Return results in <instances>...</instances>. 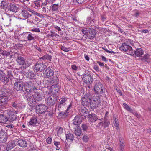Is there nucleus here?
I'll use <instances>...</instances> for the list:
<instances>
[{"label":"nucleus","mask_w":151,"mask_h":151,"mask_svg":"<svg viewBox=\"0 0 151 151\" xmlns=\"http://www.w3.org/2000/svg\"><path fill=\"white\" fill-rule=\"evenodd\" d=\"M30 30L32 32H40L39 28H33L30 29Z\"/></svg>","instance_id":"09e8293b"},{"label":"nucleus","mask_w":151,"mask_h":151,"mask_svg":"<svg viewBox=\"0 0 151 151\" xmlns=\"http://www.w3.org/2000/svg\"><path fill=\"white\" fill-rule=\"evenodd\" d=\"M58 9V4H54L52 7V11H57Z\"/></svg>","instance_id":"37998d69"},{"label":"nucleus","mask_w":151,"mask_h":151,"mask_svg":"<svg viewBox=\"0 0 151 151\" xmlns=\"http://www.w3.org/2000/svg\"><path fill=\"white\" fill-rule=\"evenodd\" d=\"M15 146V144L13 142H9L7 145L6 150H5L9 151V150H11L14 148Z\"/></svg>","instance_id":"bb28decb"},{"label":"nucleus","mask_w":151,"mask_h":151,"mask_svg":"<svg viewBox=\"0 0 151 151\" xmlns=\"http://www.w3.org/2000/svg\"><path fill=\"white\" fill-rule=\"evenodd\" d=\"M35 109L36 113L40 115L46 112L48 107L44 104H40L36 106Z\"/></svg>","instance_id":"7ed1b4c3"},{"label":"nucleus","mask_w":151,"mask_h":151,"mask_svg":"<svg viewBox=\"0 0 151 151\" xmlns=\"http://www.w3.org/2000/svg\"><path fill=\"white\" fill-rule=\"evenodd\" d=\"M26 75L27 78L32 80L36 76L35 73V72L31 71L27 72Z\"/></svg>","instance_id":"5701e85b"},{"label":"nucleus","mask_w":151,"mask_h":151,"mask_svg":"<svg viewBox=\"0 0 151 151\" xmlns=\"http://www.w3.org/2000/svg\"><path fill=\"white\" fill-rule=\"evenodd\" d=\"M101 100L99 96H94L90 103V105L94 108H96L100 105Z\"/></svg>","instance_id":"20e7f679"},{"label":"nucleus","mask_w":151,"mask_h":151,"mask_svg":"<svg viewBox=\"0 0 151 151\" xmlns=\"http://www.w3.org/2000/svg\"><path fill=\"white\" fill-rule=\"evenodd\" d=\"M114 126L116 127L117 129H119V127L118 124V119L116 118H115L114 119Z\"/></svg>","instance_id":"c03bdc74"},{"label":"nucleus","mask_w":151,"mask_h":151,"mask_svg":"<svg viewBox=\"0 0 151 151\" xmlns=\"http://www.w3.org/2000/svg\"><path fill=\"white\" fill-rule=\"evenodd\" d=\"M67 99L65 97L62 98H61V99L60 100L59 105L60 106L61 105H63L64 104L65 101H67Z\"/></svg>","instance_id":"79ce46f5"},{"label":"nucleus","mask_w":151,"mask_h":151,"mask_svg":"<svg viewBox=\"0 0 151 151\" xmlns=\"http://www.w3.org/2000/svg\"><path fill=\"white\" fill-rule=\"evenodd\" d=\"M54 71L51 69H47L43 73L42 75L41 73L42 76L45 78H49L53 76L54 75Z\"/></svg>","instance_id":"f8f14e48"},{"label":"nucleus","mask_w":151,"mask_h":151,"mask_svg":"<svg viewBox=\"0 0 151 151\" xmlns=\"http://www.w3.org/2000/svg\"><path fill=\"white\" fill-rule=\"evenodd\" d=\"M66 137L68 141L72 142L74 139V135L71 133L67 134L66 135Z\"/></svg>","instance_id":"c756f323"},{"label":"nucleus","mask_w":151,"mask_h":151,"mask_svg":"<svg viewBox=\"0 0 151 151\" xmlns=\"http://www.w3.org/2000/svg\"><path fill=\"white\" fill-rule=\"evenodd\" d=\"M27 98L30 106L32 107L35 105L36 102L34 97L31 96H27Z\"/></svg>","instance_id":"f3484780"},{"label":"nucleus","mask_w":151,"mask_h":151,"mask_svg":"<svg viewBox=\"0 0 151 151\" xmlns=\"http://www.w3.org/2000/svg\"><path fill=\"white\" fill-rule=\"evenodd\" d=\"M8 96L0 95V104L1 105L7 103L8 101Z\"/></svg>","instance_id":"6ab92c4d"},{"label":"nucleus","mask_w":151,"mask_h":151,"mask_svg":"<svg viewBox=\"0 0 151 151\" xmlns=\"http://www.w3.org/2000/svg\"><path fill=\"white\" fill-rule=\"evenodd\" d=\"M2 81L3 82L5 83H7L9 81V78L6 76L3 77Z\"/></svg>","instance_id":"a18cd8bd"},{"label":"nucleus","mask_w":151,"mask_h":151,"mask_svg":"<svg viewBox=\"0 0 151 151\" xmlns=\"http://www.w3.org/2000/svg\"><path fill=\"white\" fill-rule=\"evenodd\" d=\"M38 123L37 118L36 116L32 117L29 122L28 123L29 126H35Z\"/></svg>","instance_id":"dca6fc26"},{"label":"nucleus","mask_w":151,"mask_h":151,"mask_svg":"<svg viewBox=\"0 0 151 151\" xmlns=\"http://www.w3.org/2000/svg\"><path fill=\"white\" fill-rule=\"evenodd\" d=\"M46 60L51 61L52 59V57L51 56L48 54H46Z\"/></svg>","instance_id":"6e6d98bb"},{"label":"nucleus","mask_w":151,"mask_h":151,"mask_svg":"<svg viewBox=\"0 0 151 151\" xmlns=\"http://www.w3.org/2000/svg\"><path fill=\"white\" fill-rule=\"evenodd\" d=\"M60 87L57 85H52L51 87V91L52 93L54 94L57 93L60 90Z\"/></svg>","instance_id":"a211bd4d"},{"label":"nucleus","mask_w":151,"mask_h":151,"mask_svg":"<svg viewBox=\"0 0 151 151\" xmlns=\"http://www.w3.org/2000/svg\"><path fill=\"white\" fill-rule=\"evenodd\" d=\"M109 124V122H106V121H104V125H105V126H104L105 127H106L108 126Z\"/></svg>","instance_id":"69168bd1"},{"label":"nucleus","mask_w":151,"mask_h":151,"mask_svg":"<svg viewBox=\"0 0 151 151\" xmlns=\"http://www.w3.org/2000/svg\"><path fill=\"white\" fill-rule=\"evenodd\" d=\"M81 130L80 127H77L75 130V135L78 136H80L81 134Z\"/></svg>","instance_id":"58836bf2"},{"label":"nucleus","mask_w":151,"mask_h":151,"mask_svg":"<svg viewBox=\"0 0 151 151\" xmlns=\"http://www.w3.org/2000/svg\"><path fill=\"white\" fill-rule=\"evenodd\" d=\"M25 89L27 92H32L35 90H38L37 88L34 86L32 83L29 82L27 83L25 86Z\"/></svg>","instance_id":"0eeeda50"},{"label":"nucleus","mask_w":151,"mask_h":151,"mask_svg":"<svg viewBox=\"0 0 151 151\" xmlns=\"http://www.w3.org/2000/svg\"><path fill=\"white\" fill-rule=\"evenodd\" d=\"M134 44L133 41L131 40H128L127 41L126 43H123L122 45L120 48V50L124 51L129 55H134V50L132 49V47L129 45H133Z\"/></svg>","instance_id":"f257e3e1"},{"label":"nucleus","mask_w":151,"mask_h":151,"mask_svg":"<svg viewBox=\"0 0 151 151\" xmlns=\"http://www.w3.org/2000/svg\"><path fill=\"white\" fill-rule=\"evenodd\" d=\"M28 11L31 12L32 14L34 15H36L37 13V12L35 11L30 8L28 9Z\"/></svg>","instance_id":"603ef678"},{"label":"nucleus","mask_w":151,"mask_h":151,"mask_svg":"<svg viewBox=\"0 0 151 151\" xmlns=\"http://www.w3.org/2000/svg\"><path fill=\"white\" fill-rule=\"evenodd\" d=\"M135 116H136L138 118H139L140 117V115L139 114L137 113L136 112L135 113H133L132 112V113Z\"/></svg>","instance_id":"680f3d73"},{"label":"nucleus","mask_w":151,"mask_h":151,"mask_svg":"<svg viewBox=\"0 0 151 151\" xmlns=\"http://www.w3.org/2000/svg\"><path fill=\"white\" fill-rule=\"evenodd\" d=\"M46 67V65L43 63L37 62L35 65L34 69L37 71L42 72L44 70Z\"/></svg>","instance_id":"6e6552de"},{"label":"nucleus","mask_w":151,"mask_h":151,"mask_svg":"<svg viewBox=\"0 0 151 151\" xmlns=\"http://www.w3.org/2000/svg\"><path fill=\"white\" fill-rule=\"evenodd\" d=\"M123 105L125 109L129 111L130 112L132 113V110L130 108V107L128 106L127 104L126 103H124Z\"/></svg>","instance_id":"a19ab883"},{"label":"nucleus","mask_w":151,"mask_h":151,"mask_svg":"<svg viewBox=\"0 0 151 151\" xmlns=\"http://www.w3.org/2000/svg\"><path fill=\"white\" fill-rule=\"evenodd\" d=\"M82 79L87 84H91L93 81V78L91 75L89 74H84L82 77Z\"/></svg>","instance_id":"9d476101"},{"label":"nucleus","mask_w":151,"mask_h":151,"mask_svg":"<svg viewBox=\"0 0 151 151\" xmlns=\"http://www.w3.org/2000/svg\"><path fill=\"white\" fill-rule=\"evenodd\" d=\"M71 68L72 70L76 71L77 70L78 68V67L77 66L75 65H72Z\"/></svg>","instance_id":"5fc2aeb1"},{"label":"nucleus","mask_w":151,"mask_h":151,"mask_svg":"<svg viewBox=\"0 0 151 151\" xmlns=\"http://www.w3.org/2000/svg\"><path fill=\"white\" fill-rule=\"evenodd\" d=\"M82 139L83 142H87L88 140L89 137L88 136L84 135L83 136Z\"/></svg>","instance_id":"8fccbe9b"},{"label":"nucleus","mask_w":151,"mask_h":151,"mask_svg":"<svg viewBox=\"0 0 151 151\" xmlns=\"http://www.w3.org/2000/svg\"><path fill=\"white\" fill-rule=\"evenodd\" d=\"M81 120L78 116H75L73 121V124L75 125L79 124L81 123Z\"/></svg>","instance_id":"7c9ffc66"},{"label":"nucleus","mask_w":151,"mask_h":151,"mask_svg":"<svg viewBox=\"0 0 151 151\" xmlns=\"http://www.w3.org/2000/svg\"><path fill=\"white\" fill-rule=\"evenodd\" d=\"M50 83L51 84H52L55 83H57V78L56 77H55L54 76H52L50 77Z\"/></svg>","instance_id":"4c0bfd02"},{"label":"nucleus","mask_w":151,"mask_h":151,"mask_svg":"<svg viewBox=\"0 0 151 151\" xmlns=\"http://www.w3.org/2000/svg\"><path fill=\"white\" fill-rule=\"evenodd\" d=\"M11 92L10 90L9 89H3L1 90V96H7L9 97L10 94Z\"/></svg>","instance_id":"412c9836"},{"label":"nucleus","mask_w":151,"mask_h":151,"mask_svg":"<svg viewBox=\"0 0 151 151\" xmlns=\"http://www.w3.org/2000/svg\"><path fill=\"white\" fill-rule=\"evenodd\" d=\"M17 144L19 146L22 147H25L27 145L26 141L23 139L18 140Z\"/></svg>","instance_id":"aec40b11"},{"label":"nucleus","mask_w":151,"mask_h":151,"mask_svg":"<svg viewBox=\"0 0 151 151\" xmlns=\"http://www.w3.org/2000/svg\"><path fill=\"white\" fill-rule=\"evenodd\" d=\"M83 130L86 131L87 129V126L85 124H83L81 126Z\"/></svg>","instance_id":"bf43d9fd"},{"label":"nucleus","mask_w":151,"mask_h":151,"mask_svg":"<svg viewBox=\"0 0 151 151\" xmlns=\"http://www.w3.org/2000/svg\"><path fill=\"white\" fill-rule=\"evenodd\" d=\"M97 63L100 66H103L104 65V63L100 61H97Z\"/></svg>","instance_id":"774afa93"},{"label":"nucleus","mask_w":151,"mask_h":151,"mask_svg":"<svg viewBox=\"0 0 151 151\" xmlns=\"http://www.w3.org/2000/svg\"><path fill=\"white\" fill-rule=\"evenodd\" d=\"M57 100V98L55 95H52L47 98L46 103L48 105L52 106L55 104Z\"/></svg>","instance_id":"39448f33"},{"label":"nucleus","mask_w":151,"mask_h":151,"mask_svg":"<svg viewBox=\"0 0 151 151\" xmlns=\"http://www.w3.org/2000/svg\"><path fill=\"white\" fill-rule=\"evenodd\" d=\"M3 73L1 70H0V80H1L3 78Z\"/></svg>","instance_id":"e2e57ef3"},{"label":"nucleus","mask_w":151,"mask_h":151,"mask_svg":"<svg viewBox=\"0 0 151 151\" xmlns=\"http://www.w3.org/2000/svg\"><path fill=\"white\" fill-rule=\"evenodd\" d=\"M78 114L81 116H84L85 117L87 114L88 113V109L86 107L83 106L81 107L79 110Z\"/></svg>","instance_id":"4468645a"},{"label":"nucleus","mask_w":151,"mask_h":151,"mask_svg":"<svg viewBox=\"0 0 151 151\" xmlns=\"http://www.w3.org/2000/svg\"><path fill=\"white\" fill-rule=\"evenodd\" d=\"M27 40L29 41L31 40H34L35 39L34 35L30 32H29V34L27 36Z\"/></svg>","instance_id":"c9c22d12"},{"label":"nucleus","mask_w":151,"mask_h":151,"mask_svg":"<svg viewBox=\"0 0 151 151\" xmlns=\"http://www.w3.org/2000/svg\"><path fill=\"white\" fill-rule=\"evenodd\" d=\"M89 117L92 122H95L98 119L96 115L94 114H91L89 115Z\"/></svg>","instance_id":"72a5a7b5"},{"label":"nucleus","mask_w":151,"mask_h":151,"mask_svg":"<svg viewBox=\"0 0 151 151\" xmlns=\"http://www.w3.org/2000/svg\"><path fill=\"white\" fill-rule=\"evenodd\" d=\"M46 141L48 144H50L52 141V138L50 137H49L46 139Z\"/></svg>","instance_id":"864d4df0"},{"label":"nucleus","mask_w":151,"mask_h":151,"mask_svg":"<svg viewBox=\"0 0 151 151\" xmlns=\"http://www.w3.org/2000/svg\"><path fill=\"white\" fill-rule=\"evenodd\" d=\"M9 117L7 118L8 121L12 122L16 121L17 119L16 114L14 112L9 111L8 112Z\"/></svg>","instance_id":"ddd939ff"},{"label":"nucleus","mask_w":151,"mask_h":151,"mask_svg":"<svg viewBox=\"0 0 151 151\" xmlns=\"http://www.w3.org/2000/svg\"><path fill=\"white\" fill-rule=\"evenodd\" d=\"M34 97L36 100L37 101H40L42 99V94L40 92H36Z\"/></svg>","instance_id":"b1692460"},{"label":"nucleus","mask_w":151,"mask_h":151,"mask_svg":"<svg viewBox=\"0 0 151 151\" xmlns=\"http://www.w3.org/2000/svg\"><path fill=\"white\" fill-rule=\"evenodd\" d=\"M6 135L3 133H0V142H5L7 140Z\"/></svg>","instance_id":"cd10ccee"},{"label":"nucleus","mask_w":151,"mask_h":151,"mask_svg":"<svg viewBox=\"0 0 151 151\" xmlns=\"http://www.w3.org/2000/svg\"><path fill=\"white\" fill-rule=\"evenodd\" d=\"M24 84L23 82L20 80L15 81L14 88L17 91H21L23 88Z\"/></svg>","instance_id":"1a4fd4ad"},{"label":"nucleus","mask_w":151,"mask_h":151,"mask_svg":"<svg viewBox=\"0 0 151 151\" xmlns=\"http://www.w3.org/2000/svg\"><path fill=\"white\" fill-rule=\"evenodd\" d=\"M94 89L96 93L99 95L103 94L104 92L103 85L100 83H96L94 86Z\"/></svg>","instance_id":"423d86ee"},{"label":"nucleus","mask_w":151,"mask_h":151,"mask_svg":"<svg viewBox=\"0 0 151 151\" xmlns=\"http://www.w3.org/2000/svg\"><path fill=\"white\" fill-rule=\"evenodd\" d=\"M8 5L7 2L5 1H2L1 3L0 6L2 8L6 10L8 7Z\"/></svg>","instance_id":"c85d7f7f"},{"label":"nucleus","mask_w":151,"mask_h":151,"mask_svg":"<svg viewBox=\"0 0 151 151\" xmlns=\"http://www.w3.org/2000/svg\"><path fill=\"white\" fill-rule=\"evenodd\" d=\"M8 121L7 118L3 114L0 115V123H5Z\"/></svg>","instance_id":"473e14b6"},{"label":"nucleus","mask_w":151,"mask_h":151,"mask_svg":"<svg viewBox=\"0 0 151 151\" xmlns=\"http://www.w3.org/2000/svg\"><path fill=\"white\" fill-rule=\"evenodd\" d=\"M10 51L8 50H3L1 49L0 50V53L3 56H8L10 55Z\"/></svg>","instance_id":"f704fd0d"},{"label":"nucleus","mask_w":151,"mask_h":151,"mask_svg":"<svg viewBox=\"0 0 151 151\" xmlns=\"http://www.w3.org/2000/svg\"><path fill=\"white\" fill-rule=\"evenodd\" d=\"M69 112L66 110L60 112L58 114V116L60 118H64L68 116Z\"/></svg>","instance_id":"4be33fe9"},{"label":"nucleus","mask_w":151,"mask_h":151,"mask_svg":"<svg viewBox=\"0 0 151 151\" xmlns=\"http://www.w3.org/2000/svg\"><path fill=\"white\" fill-rule=\"evenodd\" d=\"M120 147L121 149V150H122V149L124 148V142L122 140V139H120Z\"/></svg>","instance_id":"de8ad7c7"},{"label":"nucleus","mask_w":151,"mask_h":151,"mask_svg":"<svg viewBox=\"0 0 151 151\" xmlns=\"http://www.w3.org/2000/svg\"><path fill=\"white\" fill-rule=\"evenodd\" d=\"M72 18L73 20L75 21H78L77 18L76 17V15H73L72 17Z\"/></svg>","instance_id":"052dcab7"},{"label":"nucleus","mask_w":151,"mask_h":151,"mask_svg":"<svg viewBox=\"0 0 151 151\" xmlns=\"http://www.w3.org/2000/svg\"><path fill=\"white\" fill-rule=\"evenodd\" d=\"M87 100L86 98L84 96L82 97V101L81 102V105L83 106L89 105L90 103L89 102V101H87Z\"/></svg>","instance_id":"2f4dec72"},{"label":"nucleus","mask_w":151,"mask_h":151,"mask_svg":"<svg viewBox=\"0 0 151 151\" xmlns=\"http://www.w3.org/2000/svg\"><path fill=\"white\" fill-rule=\"evenodd\" d=\"M16 61L17 63L20 65H24L25 66H23V67L25 69L27 68L29 66V65H26V63L25 64V60L24 58L22 56H19L17 57V58L16 59Z\"/></svg>","instance_id":"2eb2a0df"},{"label":"nucleus","mask_w":151,"mask_h":151,"mask_svg":"<svg viewBox=\"0 0 151 151\" xmlns=\"http://www.w3.org/2000/svg\"><path fill=\"white\" fill-rule=\"evenodd\" d=\"M19 16L21 19H26L29 17L31 16V15L25 9L22 10L19 14Z\"/></svg>","instance_id":"9b49d317"},{"label":"nucleus","mask_w":151,"mask_h":151,"mask_svg":"<svg viewBox=\"0 0 151 151\" xmlns=\"http://www.w3.org/2000/svg\"><path fill=\"white\" fill-rule=\"evenodd\" d=\"M36 15L37 16L40 17L41 18H43L44 17V15H42V14L37 12V13Z\"/></svg>","instance_id":"0e129e2a"},{"label":"nucleus","mask_w":151,"mask_h":151,"mask_svg":"<svg viewBox=\"0 0 151 151\" xmlns=\"http://www.w3.org/2000/svg\"><path fill=\"white\" fill-rule=\"evenodd\" d=\"M34 47L39 52H41L42 50L40 47L37 46V45H33Z\"/></svg>","instance_id":"13d9d810"},{"label":"nucleus","mask_w":151,"mask_h":151,"mask_svg":"<svg viewBox=\"0 0 151 151\" xmlns=\"http://www.w3.org/2000/svg\"><path fill=\"white\" fill-rule=\"evenodd\" d=\"M150 55L147 54H145L143 57L142 58L141 60L147 62L150 59Z\"/></svg>","instance_id":"ea45409f"},{"label":"nucleus","mask_w":151,"mask_h":151,"mask_svg":"<svg viewBox=\"0 0 151 151\" xmlns=\"http://www.w3.org/2000/svg\"><path fill=\"white\" fill-rule=\"evenodd\" d=\"M84 96L87 100V101H89V102L90 103L91 101V99L92 98V96L91 94L90 93H87L84 95Z\"/></svg>","instance_id":"e433bc0d"},{"label":"nucleus","mask_w":151,"mask_h":151,"mask_svg":"<svg viewBox=\"0 0 151 151\" xmlns=\"http://www.w3.org/2000/svg\"><path fill=\"white\" fill-rule=\"evenodd\" d=\"M46 12V9L45 7H43L42 9V13H45Z\"/></svg>","instance_id":"338daca9"},{"label":"nucleus","mask_w":151,"mask_h":151,"mask_svg":"<svg viewBox=\"0 0 151 151\" xmlns=\"http://www.w3.org/2000/svg\"><path fill=\"white\" fill-rule=\"evenodd\" d=\"M134 54L137 57H140L143 54V51L141 48L137 49L135 51H134Z\"/></svg>","instance_id":"393cba45"},{"label":"nucleus","mask_w":151,"mask_h":151,"mask_svg":"<svg viewBox=\"0 0 151 151\" xmlns=\"http://www.w3.org/2000/svg\"><path fill=\"white\" fill-rule=\"evenodd\" d=\"M34 4L36 7H39L41 6L40 4L39 1H34Z\"/></svg>","instance_id":"3c124183"},{"label":"nucleus","mask_w":151,"mask_h":151,"mask_svg":"<svg viewBox=\"0 0 151 151\" xmlns=\"http://www.w3.org/2000/svg\"><path fill=\"white\" fill-rule=\"evenodd\" d=\"M18 8L14 4H11L8 7V10L13 12H16Z\"/></svg>","instance_id":"a878e982"},{"label":"nucleus","mask_w":151,"mask_h":151,"mask_svg":"<svg viewBox=\"0 0 151 151\" xmlns=\"http://www.w3.org/2000/svg\"><path fill=\"white\" fill-rule=\"evenodd\" d=\"M41 2L43 4L46 5L47 3L50 2V1L47 0H41Z\"/></svg>","instance_id":"4d7b16f0"},{"label":"nucleus","mask_w":151,"mask_h":151,"mask_svg":"<svg viewBox=\"0 0 151 151\" xmlns=\"http://www.w3.org/2000/svg\"><path fill=\"white\" fill-rule=\"evenodd\" d=\"M61 49L63 51L65 52H68L70 50V47L66 48L63 46H62Z\"/></svg>","instance_id":"49530a36"},{"label":"nucleus","mask_w":151,"mask_h":151,"mask_svg":"<svg viewBox=\"0 0 151 151\" xmlns=\"http://www.w3.org/2000/svg\"><path fill=\"white\" fill-rule=\"evenodd\" d=\"M83 34L91 40L93 39L97 33L96 30L92 28H85L82 29Z\"/></svg>","instance_id":"f03ea898"}]
</instances>
